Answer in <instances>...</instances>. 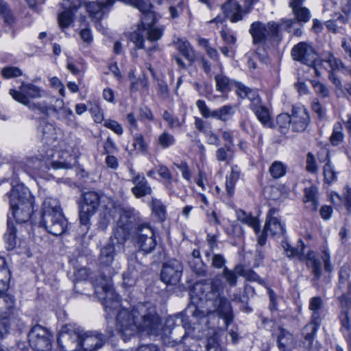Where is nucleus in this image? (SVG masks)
Masks as SVG:
<instances>
[{
  "mask_svg": "<svg viewBox=\"0 0 351 351\" xmlns=\"http://www.w3.org/2000/svg\"><path fill=\"white\" fill-rule=\"evenodd\" d=\"M158 95L162 99H167L169 97L168 85L163 80L158 81Z\"/></svg>",
  "mask_w": 351,
  "mask_h": 351,
  "instance_id": "obj_61",
  "label": "nucleus"
},
{
  "mask_svg": "<svg viewBox=\"0 0 351 351\" xmlns=\"http://www.w3.org/2000/svg\"><path fill=\"white\" fill-rule=\"evenodd\" d=\"M196 106L204 118L212 117V111L210 110L204 100L199 99L196 101Z\"/></svg>",
  "mask_w": 351,
  "mask_h": 351,
  "instance_id": "obj_63",
  "label": "nucleus"
},
{
  "mask_svg": "<svg viewBox=\"0 0 351 351\" xmlns=\"http://www.w3.org/2000/svg\"><path fill=\"white\" fill-rule=\"evenodd\" d=\"M182 271V263L176 259H171L164 263L160 272V278L167 285H176L180 280Z\"/></svg>",
  "mask_w": 351,
  "mask_h": 351,
  "instance_id": "obj_14",
  "label": "nucleus"
},
{
  "mask_svg": "<svg viewBox=\"0 0 351 351\" xmlns=\"http://www.w3.org/2000/svg\"><path fill=\"white\" fill-rule=\"evenodd\" d=\"M278 210L275 208L269 209L267 215L264 231L269 232L271 235H282L285 231L284 226L276 216Z\"/></svg>",
  "mask_w": 351,
  "mask_h": 351,
  "instance_id": "obj_23",
  "label": "nucleus"
},
{
  "mask_svg": "<svg viewBox=\"0 0 351 351\" xmlns=\"http://www.w3.org/2000/svg\"><path fill=\"white\" fill-rule=\"evenodd\" d=\"M152 210L155 216L160 221H164L166 215L165 206L160 200L153 198L152 201Z\"/></svg>",
  "mask_w": 351,
  "mask_h": 351,
  "instance_id": "obj_43",
  "label": "nucleus"
},
{
  "mask_svg": "<svg viewBox=\"0 0 351 351\" xmlns=\"http://www.w3.org/2000/svg\"><path fill=\"white\" fill-rule=\"evenodd\" d=\"M104 125L110 130H112L116 134L121 135L123 132V128L121 125L116 121L114 120H106Z\"/></svg>",
  "mask_w": 351,
  "mask_h": 351,
  "instance_id": "obj_62",
  "label": "nucleus"
},
{
  "mask_svg": "<svg viewBox=\"0 0 351 351\" xmlns=\"http://www.w3.org/2000/svg\"><path fill=\"white\" fill-rule=\"evenodd\" d=\"M226 17L232 22L237 23L243 20V15L250 13L251 8L249 7L243 10L241 6L235 0L226 1L221 7Z\"/></svg>",
  "mask_w": 351,
  "mask_h": 351,
  "instance_id": "obj_19",
  "label": "nucleus"
},
{
  "mask_svg": "<svg viewBox=\"0 0 351 351\" xmlns=\"http://www.w3.org/2000/svg\"><path fill=\"white\" fill-rule=\"evenodd\" d=\"M339 319L341 324V332L347 339L351 340V312L347 306L342 305Z\"/></svg>",
  "mask_w": 351,
  "mask_h": 351,
  "instance_id": "obj_31",
  "label": "nucleus"
},
{
  "mask_svg": "<svg viewBox=\"0 0 351 351\" xmlns=\"http://www.w3.org/2000/svg\"><path fill=\"white\" fill-rule=\"evenodd\" d=\"M279 131L282 134H287L291 125V117L287 113H282L276 118Z\"/></svg>",
  "mask_w": 351,
  "mask_h": 351,
  "instance_id": "obj_42",
  "label": "nucleus"
},
{
  "mask_svg": "<svg viewBox=\"0 0 351 351\" xmlns=\"http://www.w3.org/2000/svg\"><path fill=\"white\" fill-rule=\"evenodd\" d=\"M122 250L123 247L120 250L118 248L117 238L114 235L111 236L109 243L101 249L99 263L102 276L96 281L95 293L102 302L107 317L117 314V330L124 341L138 331H145L150 335L160 336L165 344L173 346L184 343L189 334L191 326L186 317L191 316L194 324L196 322L208 324L207 315L193 304L189 305L184 313L169 317L163 328H161V319L156 308L151 303L138 304L131 311L121 308L119 296L112 285L111 278L116 271L111 265L116 253Z\"/></svg>",
  "mask_w": 351,
  "mask_h": 351,
  "instance_id": "obj_1",
  "label": "nucleus"
},
{
  "mask_svg": "<svg viewBox=\"0 0 351 351\" xmlns=\"http://www.w3.org/2000/svg\"><path fill=\"white\" fill-rule=\"evenodd\" d=\"M223 286L221 278L217 276L210 283H196L191 290L192 297L199 300L212 302L214 311L221 317L228 326L232 319V311L230 302L223 295Z\"/></svg>",
  "mask_w": 351,
  "mask_h": 351,
  "instance_id": "obj_4",
  "label": "nucleus"
},
{
  "mask_svg": "<svg viewBox=\"0 0 351 351\" xmlns=\"http://www.w3.org/2000/svg\"><path fill=\"white\" fill-rule=\"evenodd\" d=\"M10 94L16 101L48 116L54 98L45 90L32 83H22L18 90L10 89Z\"/></svg>",
  "mask_w": 351,
  "mask_h": 351,
  "instance_id": "obj_6",
  "label": "nucleus"
},
{
  "mask_svg": "<svg viewBox=\"0 0 351 351\" xmlns=\"http://www.w3.org/2000/svg\"><path fill=\"white\" fill-rule=\"evenodd\" d=\"M12 215L18 223H26L32 220L34 212V198L29 190L23 186L14 188L10 195Z\"/></svg>",
  "mask_w": 351,
  "mask_h": 351,
  "instance_id": "obj_8",
  "label": "nucleus"
},
{
  "mask_svg": "<svg viewBox=\"0 0 351 351\" xmlns=\"http://www.w3.org/2000/svg\"><path fill=\"white\" fill-rule=\"evenodd\" d=\"M324 306L323 300L319 296L313 297L309 300L308 308L311 311V321L308 324L321 325L322 311Z\"/></svg>",
  "mask_w": 351,
  "mask_h": 351,
  "instance_id": "obj_28",
  "label": "nucleus"
},
{
  "mask_svg": "<svg viewBox=\"0 0 351 351\" xmlns=\"http://www.w3.org/2000/svg\"><path fill=\"white\" fill-rule=\"evenodd\" d=\"M287 171V167L280 161L274 162L269 167V173L272 178L277 179L284 176Z\"/></svg>",
  "mask_w": 351,
  "mask_h": 351,
  "instance_id": "obj_46",
  "label": "nucleus"
},
{
  "mask_svg": "<svg viewBox=\"0 0 351 351\" xmlns=\"http://www.w3.org/2000/svg\"><path fill=\"white\" fill-rule=\"evenodd\" d=\"M30 347L36 351H49L52 346L53 335L41 325L33 326L28 333Z\"/></svg>",
  "mask_w": 351,
  "mask_h": 351,
  "instance_id": "obj_11",
  "label": "nucleus"
},
{
  "mask_svg": "<svg viewBox=\"0 0 351 351\" xmlns=\"http://www.w3.org/2000/svg\"><path fill=\"white\" fill-rule=\"evenodd\" d=\"M234 108L231 105H226L219 109L212 111V117L221 121L230 120L234 114Z\"/></svg>",
  "mask_w": 351,
  "mask_h": 351,
  "instance_id": "obj_38",
  "label": "nucleus"
},
{
  "mask_svg": "<svg viewBox=\"0 0 351 351\" xmlns=\"http://www.w3.org/2000/svg\"><path fill=\"white\" fill-rule=\"evenodd\" d=\"M318 157L320 162L326 161L324 166V181L328 184H331L337 180V172L335 170L330 160H329V153L327 149H323L318 153Z\"/></svg>",
  "mask_w": 351,
  "mask_h": 351,
  "instance_id": "obj_26",
  "label": "nucleus"
},
{
  "mask_svg": "<svg viewBox=\"0 0 351 351\" xmlns=\"http://www.w3.org/2000/svg\"><path fill=\"white\" fill-rule=\"evenodd\" d=\"M142 270V265L135 259H130L128 263V268L126 271L123 274V285L125 287H130L134 286Z\"/></svg>",
  "mask_w": 351,
  "mask_h": 351,
  "instance_id": "obj_25",
  "label": "nucleus"
},
{
  "mask_svg": "<svg viewBox=\"0 0 351 351\" xmlns=\"http://www.w3.org/2000/svg\"><path fill=\"white\" fill-rule=\"evenodd\" d=\"M57 213H62L58 200L51 197H46L43 203L42 219Z\"/></svg>",
  "mask_w": 351,
  "mask_h": 351,
  "instance_id": "obj_33",
  "label": "nucleus"
},
{
  "mask_svg": "<svg viewBox=\"0 0 351 351\" xmlns=\"http://www.w3.org/2000/svg\"><path fill=\"white\" fill-rule=\"evenodd\" d=\"M64 10L58 17V24L62 29L68 27L73 21V16L80 7V0H63L61 3Z\"/></svg>",
  "mask_w": 351,
  "mask_h": 351,
  "instance_id": "obj_17",
  "label": "nucleus"
},
{
  "mask_svg": "<svg viewBox=\"0 0 351 351\" xmlns=\"http://www.w3.org/2000/svg\"><path fill=\"white\" fill-rule=\"evenodd\" d=\"M57 160H41L38 158H26L21 163V168L32 178L48 179L47 171L50 167L54 170L71 169L75 158L67 152H58Z\"/></svg>",
  "mask_w": 351,
  "mask_h": 351,
  "instance_id": "obj_7",
  "label": "nucleus"
},
{
  "mask_svg": "<svg viewBox=\"0 0 351 351\" xmlns=\"http://www.w3.org/2000/svg\"><path fill=\"white\" fill-rule=\"evenodd\" d=\"M0 15L3 18L4 23L8 25H12L14 23V18L8 8L7 3L0 0Z\"/></svg>",
  "mask_w": 351,
  "mask_h": 351,
  "instance_id": "obj_47",
  "label": "nucleus"
},
{
  "mask_svg": "<svg viewBox=\"0 0 351 351\" xmlns=\"http://www.w3.org/2000/svg\"><path fill=\"white\" fill-rule=\"evenodd\" d=\"M40 223L49 233L55 236L61 235L67 228V221L63 213L48 215L47 217L43 218Z\"/></svg>",
  "mask_w": 351,
  "mask_h": 351,
  "instance_id": "obj_16",
  "label": "nucleus"
},
{
  "mask_svg": "<svg viewBox=\"0 0 351 351\" xmlns=\"http://www.w3.org/2000/svg\"><path fill=\"white\" fill-rule=\"evenodd\" d=\"M226 260L221 254H213L211 258V265L215 269H223L226 267Z\"/></svg>",
  "mask_w": 351,
  "mask_h": 351,
  "instance_id": "obj_56",
  "label": "nucleus"
},
{
  "mask_svg": "<svg viewBox=\"0 0 351 351\" xmlns=\"http://www.w3.org/2000/svg\"><path fill=\"white\" fill-rule=\"evenodd\" d=\"M189 265L191 269L199 276H206L207 266L202 260H191Z\"/></svg>",
  "mask_w": 351,
  "mask_h": 351,
  "instance_id": "obj_48",
  "label": "nucleus"
},
{
  "mask_svg": "<svg viewBox=\"0 0 351 351\" xmlns=\"http://www.w3.org/2000/svg\"><path fill=\"white\" fill-rule=\"evenodd\" d=\"M256 114L258 120L266 128L273 127L271 115L269 109L263 105L262 102L251 108Z\"/></svg>",
  "mask_w": 351,
  "mask_h": 351,
  "instance_id": "obj_32",
  "label": "nucleus"
},
{
  "mask_svg": "<svg viewBox=\"0 0 351 351\" xmlns=\"http://www.w3.org/2000/svg\"><path fill=\"white\" fill-rule=\"evenodd\" d=\"M237 217L239 221L251 226L256 234L259 232V222L256 217L248 215L241 210L237 211Z\"/></svg>",
  "mask_w": 351,
  "mask_h": 351,
  "instance_id": "obj_41",
  "label": "nucleus"
},
{
  "mask_svg": "<svg viewBox=\"0 0 351 351\" xmlns=\"http://www.w3.org/2000/svg\"><path fill=\"white\" fill-rule=\"evenodd\" d=\"M317 189L314 186L306 188L304 190L305 202H311L314 209L317 206Z\"/></svg>",
  "mask_w": 351,
  "mask_h": 351,
  "instance_id": "obj_53",
  "label": "nucleus"
},
{
  "mask_svg": "<svg viewBox=\"0 0 351 351\" xmlns=\"http://www.w3.org/2000/svg\"><path fill=\"white\" fill-rule=\"evenodd\" d=\"M235 271L239 276L245 278L248 281L256 282L259 285L266 286L265 281L263 279H261L259 276L253 270L246 268L243 265H236Z\"/></svg>",
  "mask_w": 351,
  "mask_h": 351,
  "instance_id": "obj_36",
  "label": "nucleus"
},
{
  "mask_svg": "<svg viewBox=\"0 0 351 351\" xmlns=\"http://www.w3.org/2000/svg\"><path fill=\"white\" fill-rule=\"evenodd\" d=\"M293 60L306 64L313 70L317 77L321 75V69L324 68L330 73L329 78L336 87L335 93L338 96L344 95L343 88L340 79L334 73L342 67V62L331 54L321 60L314 49L307 43L301 42L295 45L291 50Z\"/></svg>",
  "mask_w": 351,
  "mask_h": 351,
  "instance_id": "obj_3",
  "label": "nucleus"
},
{
  "mask_svg": "<svg viewBox=\"0 0 351 351\" xmlns=\"http://www.w3.org/2000/svg\"><path fill=\"white\" fill-rule=\"evenodd\" d=\"M348 16L343 15L339 12H335L332 15V18L326 22V26L329 31L336 33L348 22Z\"/></svg>",
  "mask_w": 351,
  "mask_h": 351,
  "instance_id": "obj_34",
  "label": "nucleus"
},
{
  "mask_svg": "<svg viewBox=\"0 0 351 351\" xmlns=\"http://www.w3.org/2000/svg\"><path fill=\"white\" fill-rule=\"evenodd\" d=\"M349 278L348 268L343 267L339 274V289L343 291L350 287L351 283L349 281Z\"/></svg>",
  "mask_w": 351,
  "mask_h": 351,
  "instance_id": "obj_49",
  "label": "nucleus"
},
{
  "mask_svg": "<svg viewBox=\"0 0 351 351\" xmlns=\"http://www.w3.org/2000/svg\"><path fill=\"white\" fill-rule=\"evenodd\" d=\"M43 139L46 141V143L55 140L56 132L53 125L50 123H46L43 127Z\"/></svg>",
  "mask_w": 351,
  "mask_h": 351,
  "instance_id": "obj_57",
  "label": "nucleus"
},
{
  "mask_svg": "<svg viewBox=\"0 0 351 351\" xmlns=\"http://www.w3.org/2000/svg\"><path fill=\"white\" fill-rule=\"evenodd\" d=\"M162 118L167 123L169 128L180 127L182 125V121H180L178 118L174 117L167 110L164 112Z\"/></svg>",
  "mask_w": 351,
  "mask_h": 351,
  "instance_id": "obj_55",
  "label": "nucleus"
},
{
  "mask_svg": "<svg viewBox=\"0 0 351 351\" xmlns=\"http://www.w3.org/2000/svg\"><path fill=\"white\" fill-rule=\"evenodd\" d=\"M292 12L295 17L294 19H285L282 21V25H284L286 29L291 28L295 23L296 21L300 23H306L310 20L311 13L308 8L305 7H298L292 10Z\"/></svg>",
  "mask_w": 351,
  "mask_h": 351,
  "instance_id": "obj_29",
  "label": "nucleus"
},
{
  "mask_svg": "<svg viewBox=\"0 0 351 351\" xmlns=\"http://www.w3.org/2000/svg\"><path fill=\"white\" fill-rule=\"evenodd\" d=\"M237 94L241 99H248L250 101V108L261 103V100L256 90L252 89L243 84L237 86Z\"/></svg>",
  "mask_w": 351,
  "mask_h": 351,
  "instance_id": "obj_30",
  "label": "nucleus"
},
{
  "mask_svg": "<svg viewBox=\"0 0 351 351\" xmlns=\"http://www.w3.org/2000/svg\"><path fill=\"white\" fill-rule=\"evenodd\" d=\"M343 139L342 133V127L340 123H337L334 126L332 134L330 136V142L333 145H339Z\"/></svg>",
  "mask_w": 351,
  "mask_h": 351,
  "instance_id": "obj_52",
  "label": "nucleus"
},
{
  "mask_svg": "<svg viewBox=\"0 0 351 351\" xmlns=\"http://www.w3.org/2000/svg\"><path fill=\"white\" fill-rule=\"evenodd\" d=\"M1 74L5 78H12L21 76L22 75V71L18 67H4L1 70Z\"/></svg>",
  "mask_w": 351,
  "mask_h": 351,
  "instance_id": "obj_58",
  "label": "nucleus"
},
{
  "mask_svg": "<svg viewBox=\"0 0 351 351\" xmlns=\"http://www.w3.org/2000/svg\"><path fill=\"white\" fill-rule=\"evenodd\" d=\"M100 201L106 202L103 207L104 217L107 221L121 213L117 227L113 232V235L117 238L118 248L120 250L125 242L130 237H133L137 229L143 225L139 223V213L132 208H121L112 198L101 197L96 192L89 191L83 195L82 202L80 206L79 217L81 224H90V219L95 214Z\"/></svg>",
  "mask_w": 351,
  "mask_h": 351,
  "instance_id": "obj_2",
  "label": "nucleus"
},
{
  "mask_svg": "<svg viewBox=\"0 0 351 351\" xmlns=\"http://www.w3.org/2000/svg\"><path fill=\"white\" fill-rule=\"evenodd\" d=\"M133 146L141 152H145L148 146L145 143L143 136L141 134H136L134 136Z\"/></svg>",
  "mask_w": 351,
  "mask_h": 351,
  "instance_id": "obj_59",
  "label": "nucleus"
},
{
  "mask_svg": "<svg viewBox=\"0 0 351 351\" xmlns=\"http://www.w3.org/2000/svg\"><path fill=\"white\" fill-rule=\"evenodd\" d=\"M237 273L235 271V267L233 270L229 269L227 267L223 268L222 271V277L225 279L226 282L230 287H234L237 283Z\"/></svg>",
  "mask_w": 351,
  "mask_h": 351,
  "instance_id": "obj_50",
  "label": "nucleus"
},
{
  "mask_svg": "<svg viewBox=\"0 0 351 351\" xmlns=\"http://www.w3.org/2000/svg\"><path fill=\"white\" fill-rule=\"evenodd\" d=\"M178 49L191 63L195 61L196 58L195 51L187 40H179L178 42Z\"/></svg>",
  "mask_w": 351,
  "mask_h": 351,
  "instance_id": "obj_39",
  "label": "nucleus"
},
{
  "mask_svg": "<svg viewBox=\"0 0 351 351\" xmlns=\"http://www.w3.org/2000/svg\"><path fill=\"white\" fill-rule=\"evenodd\" d=\"M8 230L4 238L10 248H14L16 245V229L13 223L8 219L7 222Z\"/></svg>",
  "mask_w": 351,
  "mask_h": 351,
  "instance_id": "obj_45",
  "label": "nucleus"
},
{
  "mask_svg": "<svg viewBox=\"0 0 351 351\" xmlns=\"http://www.w3.org/2000/svg\"><path fill=\"white\" fill-rule=\"evenodd\" d=\"M130 181L134 184L131 192L136 198H141L149 195L152 193V189L143 173L136 172L133 169H130Z\"/></svg>",
  "mask_w": 351,
  "mask_h": 351,
  "instance_id": "obj_15",
  "label": "nucleus"
},
{
  "mask_svg": "<svg viewBox=\"0 0 351 351\" xmlns=\"http://www.w3.org/2000/svg\"><path fill=\"white\" fill-rule=\"evenodd\" d=\"M150 7L151 5L149 4L145 11H141L142 13L141 24L130 35V40L136 47L145 49L149 56L158 50L157 41L161 38L164 32L162 27L154 26L156 16L154 13L150 10Z\"/></svg>",
  "mask_w": 351,
  "mask_h": 351,
  "instance_id": "obj_5",
  "label": "nucleus"
},
{
  "mask_svg": "<svg viewBox=\"0 0 351 351\" xmlns=\"http://www.w3.org/2000/svg\"><path fill=\"white\" fill-rule=\"evenodd\" d=\"M276 335L277 346L280 351H293L295 347V341L292 333L280 328Z\"/></svg>",
  "mask_w": 351,
  "mask_h": 351,
  "instance_id": "obj_27",
  "label": "nucleus"
},
{
  "mask_svg": "<svg viewBox=\"0 0 351 351\" xmlns=\"http://www.w3.org/2000/svg\"><path fill=\"white\" fill-rule=\"evenodd\" d=\"M311 82L316 93L324 98L328 97L329 90L324 84L317 80H313Z\"/></svg>",
  "mask_w": 351,
  "mask_h": 351,
  "instance_id": "obj_60",
  "label": "nucleus"
},
{
  "mask_svg": "<svg viewBox=\"0 0 351 351\" xmlns=\"http://www.w3.org/2000/svg\"><path fill=\"white\" fill-rule=\"evenodd\" d=\"M217 90L221 93L228 92L230 90V80L223 74H218L215 77Z\"/></svg>",
  "mask_w": 351,
  "mask_h": 351,
  "instance_id": "obj_44",
  "label": "nucleus"
},
{
  "mask_svg": "<svg viewBox=\"0 0 351 351\" xmlns=\"http://www.w3.org/2000/svg\"><path fill=\"white\" fill-rule=\"evenodd\" d=\"M82 329L75 324L62 327L58 337V344L62 351H81Z\"/></svg>",
  "mask_w": 351,
  "mask_h": 351,
  "instance_id": "obj_10",
  "label": "nucleus"
},
{
  "mask_svg": "<svg viewBox=\"0 0 351 351\" xmlns=\"http://www.w3.org/2000/svg\"><path fill=\"white\" fill-rule=\"evenodd\" d=\"M240 174L241 170L235 165L232 167L230 173L226 176V190L230 197L234 195L235 184L239 179Z\"/></svg>",
  "mask_w": 351,
  "mask_h": 351,
  "instance_id": "obj_37",
  "label": "nucleus"
},
{
  "mask_svg": "<svg viewBox=\"0 0 351 351\" xmlns=\"http://www.w3.org/2000/svg\"><path fill=\"white\" fill-rule=\"evenodd\" d=\"M207 351H222L220 343L219 336L217 333H214L207 339L206 343Z\"/></svg>",
  "mask_w": 351,
  "mask_h": 351,
  "instance_id": "obj_51",
  "label": "nucleus"
},
{
  "mask_svg": "<svg viewBox=\"0 0 351 351\" xmlns=\"http://www.w3.org/2000/svg\"><path fill=\"white\" fill-rule=\"evenodd\" d=\"M176 137L168 131H163L156 139L157 145L162 149H168L176 144Z\"/></svg>",
  "mask_w": 351,
  "mask_h": 351,
  "instance_id": "obj_40",
  "label": "nucleus"
},
{
  "mask_svg": "<svg viewBox=\"0 0 351 351\" xmlns=\"http://www.w3.org/2000/svg\"><path fill=\"white\" fill-rule=\"evenodd\" d=\"M139 249L145 254L152 252L156 245L153 230L147 224L139 227L132 237Z\"/></svg>",
  "mask_w": 351,
  "mask_h": 351,
  "instance_id": "obj_13",
  "label": "nucleus"
},
{
  "mask_svg": "<svg viewBox=\"0 0 351 351\" xmlns=\"http://www.w3.org/2000/svg\"><path fill=\"white\" fill-rule=\"evenodd\" d=\"M96 1V2L91 1L86 3L85 7L89 16L93 19L99 20L103 16L105 10H108L112 7L115 3V0Z\"/></svg>",
  "mask_w": 351,
  "mask_h": 351,
  "instance_id": "obj_22",
  "label": "nucleus"
},
{
  "mask_svg": "<svg viewBox=\"0 0 351 351\" xmlns=\"http://www.w3.org/2000/svg\"><path fill=\"white\" fill-rule=\"evenodd\" d=\"M104 344V335L97 331H84L81 335V351H96Z\"/></svg>",
  "mask_w": 351,
  "mask_h": 351,
  "instance_id": "obj_18",
  "label": "nucleus"
},
{
  "mask_svg": "<svg viewBox=\"0 0 351 351\" xmlns=\"http://www.w3.org/2000/svg\"><path fill=\"white\" fill-rule=\"evenodd\" d=\"M306 265L311 269V273L314 276L313 280H318L322 274V263L313 251L310 252L307 255Z\"/></svg>",
  "mask_w": 351,
  "mask_h": 351,
  "instance_id": "obj_35",
  "label": "nucleus"
},
{
  "mask_svg": "<svg viewBox=\"0 0 351 351\" xmlns=\"http://www.w3.org/2000/svg\"><path fill=\"white\" fill-rule=\"evenodd\" d=\"M344 204L348 212L351 213V187L346 186L343 189Z\"/></svg>",
  "mask_w": 351,
  "mask_h": 351,
  "instance_id": "obj_64",
  "label": "nucleus"
},
{
  "mask_svg": "<svg viewBox=\"0 0 351 351\" xmlns=\"http://www.w3.org/2000/svg\"><path fill=\"white\" fill-rule=\"evenodd\" d=\"M300 242L302 244L300 248H299V247L295 248L293 247H291V245L289 243H287V241H283L282 243V247L284 248L285 251L287 252V255L289 257L295 256L300 254H303L304 243L301 240L300 241Z\"/></svg>",
  "mask_w": 351,
  "mask_h": 351,
  "instance_id": "obj_54",
  "label": "nucleus"
},
{
  "mask_svg": "<svg viewBox=\"0 0 351 351\" xmlns=\"http://www.w3.org/2000/svg\"><path fill=\"white\" fill-rule=\"evenodd\" d=\"M291 117V127L294 132L304 131L310 122L308 113L304 107H293Z\"/></svg>",
  "mask_w": 351,
  "mask_h": 351,
  "instance_id": "obj_20",
  "label": "nucleus"
},
{
  "mask_svg": "<svg viewBox=\"0 0 351 351\" xmlns=\"http://www.w3.org/2000/svg\"><path fill=\"white\" fill-rule=\"evenodd\" d=\"M55 112L58 119L64 121L67 125H74L75 116L71 109L65 107L63 99H55V104H51V110L49 111Z\"/></svg>",
  "mask_w": 351,
  "mask_h": 351,
  "instance_id": "obj_24",
  "label": "nucleus"
},
{
  "mask_svg": "<svg viewBox=\"0 0 351 351\" xmlns=\"http://www.w3.org/2000/svg\"><path fill=\"white\" fill-rule=\"evenodd\" d=\"M11 275L5 258L0 256V319L16 322L13 317L15 306L14 298L3 293L9 287Z\"/></svg>",
  "mask_w": 351,
  "mask_h": 351,
  "instance_id": "obj_9",
  "label": "nucleus"
},
{
  "mask_svg": "<svg viewBox=\"0 0 351 351\" xmlns=\"http://www.w3.org/2000/svg\"><path fill=\"white\" fill-rule=\"evenodd\" d=\"M278 25L270 21L265 24L260 21H256L251 24L250 33L253 38L254 44L263 43L278 36Z\"/></svg>",
  "mask_w": 351,
  "mask_h": 351,
  "instance_id": "obj_12",
  "label": "nucleus"
},
{
  "mask_svg": "<svg viewBox=\"0 0 351 351\" xmlns=\"http://www.w3.org/2000/svg\"><path fill=\"white\" fill-rule=\"evenodd\" d=\"M319 326L307 324L302 330L304 340L302 345L307 351H317L321 345L317 341L315 342V337Z\"/></svg>",
  "mask_w": 351,
  "mask_h": 351,
  "instance_id": "obj_21",
  "label": "nucleus"
}]
</instances>
